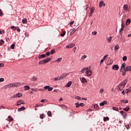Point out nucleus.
<instances>
[{
	"instance_id": "nucleus-1",
	"label": "nucleus",
	"mask_w": 131,
	"mask_h": 131,
	"mask_svg": "<svg viewBox=\"0 0 131 131\" xmlns=\"http://www.w3.org/2000/svg\"><path fill=\"white\" fill-rule=\"evenodd\" d=\"M80 72H81L82 73H84L85 72V76H88V77L92 76L93 74L91 68H83Z\"/></svg>"
},
{
	"instance_id": "nucleus-2",
	"label": "nucleus",
	"mask_w": 131,
	"mask_h": 131,
	"mask_svg": "<svg viewBox=\"0 0 131 131\" xmlns=\"http://www.w3.org/2000/svg\"><path fill=\"white\" fill-rule=\"evenodd\" d=\"M126 83H127V80L125 79L118 85V90L120 91H122L123 88L125 87V84H126Z\"/></svg>"
},
{
	"instance_id": "nucleus-3",
	"label": "nucleus",
	"mask_w": 131,
	"mask_h": 131,
	"mask_svg": "<svg viewBox=\"0 0 131 131\" xmlns=\"http://www.w3.org/2000/svg\"><path fill=\"white\" fill-rule=\"evenodd\" d=\"M20 97H22V94L20 93L14 94L13 96H12V98L14 99L15 98H20Z\"/></svg>"
},
{
	"instance_id": "nucleus-4",
	"label": "nucleus",
	"mask_w": 131,
	"mask_h": 131,
	"mask_svg": "<svg viewBox=\"0 0 131 131\" xmlns=\"http://www.w3.org/2000/svg\"><path fill=\"white\" fill-rule=\"evenodd\" d=\"M21 85V83L19 82L12 83V88H18V86H20Z\"/></svg>"
},
{
	"instance_id": "nucleus-5",
	"label": "nucleus",
	"mask_w": 131,
	"mask_h": 131,
	"mask_svg": "<svg viewBox=\"0 0 131 131\" xmlns=\"http://www.w3.org/2000/svg\"><path fill=\"white\" fill-rule=\"evenodd\" d=\"M80 80L82 83H85L88 82V80L84 77H80Z\"/></svg>"
},
{
	"instance_id": "nucleus-6",
	"label": "nucleus",
	"mask_w": 131,
	"mask_h": 131,
	"mask_svg": "<svg viewBox=\"0 0 131 131\" xmlns=\"http://www.w3.org/2000/svg\"><path fill=\"white\" fill-rule=\"evenodd\" d=\"M125 65H126V64H125V63H122V64L121 66V69H120L121 72H123V71H124L125 70Z\"/></svg>"
},
{
	"instance_id": "nucleus-7",
	"label": "nucleus",
	"mask_w": 131,
	"mask_h": 131,
	"mask_svg": "<svg viewBox=\"0 0 131 131\" xmlns=\"http://www.w3.org/2000/svg\"><path fill=\"white\" fill-rule=\"evenodd\" d=\"M73 47H75V44L74 43H70L68 45H67L66 48L67 49H72Z\"/></svg>"
},
{
	"instance_id": "nucleus-8",
	"label": "nucleus",
	"mask_w": 131,
	"mask_h": 131,
	"mask_svg": "<svg viewBox=\"0 0 131 131\" xmlns=\"http://www.w3.org/2000/svg\"><path fill=\"white\" fill-rule=\"evenodd\" d=\"M43 89L45 90H48L49 92L53 91V87H50V86H45Z\"/></svg>"
},
{
	"instance_id": "nucleus-9",
	"label": "nucleus",
	"mask_w": 131,
	"mask_h": 131,
	"mask_svg": "<svg viewBox=\"0 0 131 131\" xmlns=\"http://www.w3.org/2000/svg\"><path fill=\"white\" fill-rule=\"evenodd\" d=\"M25 104V102L22 100H18L17 102L16 105L17 106H20V105H24Z\"/></svg>"
},
{
	"instance_id": "nucleus-10",
	"label": "nucleus",
	"mask_w": 131,
	"mask_h": 131,
	"mask_svg": "<svg viewBox=\"0 0 131 131\" xmlns=\"http://www.w3.org/2000/svg\"><path fill=\"white\" fill-rule=\"evenodd\" d=\"M120 113H121V114H122V115L123 117V118L124 119H125V118H126L127 115H126V113H125V112H124V111H120Z\"/></svg>"
},
{
	"instance_id": "nucleus-11",
	"label": "nucleus",
	"mask_w": 131,
	"mask_h": 131,
	"mask_svg": "<svg viewBox=\"0 0 131 131\" xmlns=\"http://www.w3.org/2000/svg\"><path fill=\"white\" fill-rule=\"evenodd\" d=\"M112 69L113 70H118L119 69V67L117 64H115L113 66Z\"/></svg>"
},
{
	"instance_id": "nucleus-12",
	"label": "nucleus",
	"mask_w": 131,
	"mask_h": 131,
	"mask_svg": "<svg viewBox=\"0 0 131 131\" xmlns=\"http://www.w3.org/2000/svg\"><path fill=\"white\" fill-rule=\"evenodd\" d=\"M13 84L12 83H10L7 85H6L4 86V89H8V88H13Z\"/></svg>"
},
{
	"instance_id": "nucleus-13",
	"label": "nucleus",
	"mask_w": 131,
	"mask_h": 131,
	"mask_svg": "<svg viewBox=\"0 0 131 131\" xmlns=\"http://www.w3.org/2000/svg\"><path fill=\"white\" fill-rule=\"evenodd\" d=\"M106 6V4L104 3L103 1H101L99 3V8H102V7H105Z\"/></svg>"
},
{
	"instance_id": "nucleus-14",
	"label": "nucleus",
	"mask_w": 131,
	"mask_h": 131,
	"mask_svg": "<svg viewBox=\"0 0 131 131\" xmlns=\"http://www.w3.org/2000/svg\"><path fill=\"white\" fill-rule=\"evenodd\" d=\"M123 9L126 12H127V11H128V5L126 4L124 5Z\"/></svg>"
},
{
	"instance_id": "nucleus-15",
	"label": "nucleus",
	"mask_w": 131,
	"mask_h": 131,
	"mask_svg": "<svg viewBox=\"0 0 131 131\" xmlns=\"http://www.w3.org/2000/svg\"><path fill=\"white\" fill-rule=\"evenodd\" d=\"M90 15H89V17H91V16H92L93 13H94V11H95V8L94 7H92L91 9H90Z\"/></svg>"
},
{
	"instance_id": "nucleus-16",
	"label": "nucleus",
	"mask_w": 131,
	"mask_h": 131,
	"mask_svg": "<svg viewBox=\"0 0 131 131\" xmlns=\"http://www.w3.org/2000/svg\"><path fill=\"white\" fill-rule=\"evenodd\" d=\"M72 84V81H70L66 85V88H70V86H71Z\"/></svg>"
},
{
	"instance_id": "nucleus-17",
	"label": "nucleus",
	"mask_w": 131,
	"mask_h": 131,
	"mask_svg": "<svg viewBox=\"0 0 131 131\" xmlns=\"http://www.w3.org/2000/svg\"><path fill=\"white\" fill-rule=\"evenodd\" d=\"M125 72L131 71V66H127L125 69Z\"/></svg>"
},
{
	"instance_id": "nucleus-18",
	"label": "nucleus",
	"mask_w": 131,
	"mask_h": 131,
	"mask_svg": "<svg viewBox=\"0 0 131 131\" xmlns=\"http://www.w3.org/2000/svg\"><path fill=\"white\" fill-rule=\"evenodd\" d=\"M39 59H41L42 58H47V55L41 54L38 56Z\"/></svg>"
},
{
	"instance_id": "nucleus-19",
	"label": "nucleus",
	"mask_w": 131,
	"mask_h": 131,
	"mask_svg": "<svg viewBox=\"0 0 131 131\" xmlns=\"http://www.w3.org/2000/svg\"><path fill=\"white\" fill-rule=\"evenodd\" d=\"M119 49V45L117 44L115 47V52H118V49Z\"/></svg>"
},
{
	"instance_id": "nucleus-20",
	"label": "nucleus",
	"mask_w": 131,
	"mask_h": 131,
	"mask_svg": "<svg viewBox=\"0 0 131 131\" xmlns=\"http://www.w3.org/2000/svg\"><path fill=\"white\" fill-rule=\"evenodd\" d=\"M24 110H25V107L23 106V107H21L20 108H18L17 111L18 112H20L21 111H23Z\"/></svg>"
},
{
	"instance_id": "nucleus-21",
	"label": "nucleus",
	"mask_w": 131,
	"mask_h": 131,
	"mask_svg": "<svg viewBox=\"0 0 131 131\" xmlns=\"http://www.w3.org/2000/svg\"><path fill=\"white\" fill-rule=\"evenodd\" d=\"M51 60H52V59H51V58H46L44 60V62L45 63H48V62H50V61H51Z\"/></svg>"
},
{
	"instance_id": "nucleus-22",
	"label": "nucleus",
	"mask_w": 131,
	"mask_h": 131,
	"mask_svg": "<svg viewBox=\"0 0 131 131\" xmlns=\"http://www.w3.org/2000/svg\"><path fill=\"white\" fill-rule=\"evenodd\" d=\"M130 19L128 18L126 21V25H129L130 24Z\"/></svg>"
},
{
	"instance_id": "nucleus-23",
	"label": "nucleus",
	"mask_w": 131,
	"mask_h": 131,
	"mask_svg": "<svg viewBox=\"0 0 131 131\" xmlns=\"http://www.w3.org/2000/svg\"><path fill=\"white\" fill-rule=\"evenodd\" d=\"M107 104L106 101H104L103 102L100 103V106H104V105H106Z\"/></svg>"
},
{
	"instance_id": "nucleus-24",
	"label": "nucleus",
	"mask_w": 131,
	"mask_h": 131,
	"mask_svg": "<svg viewBox=\"0 0 131 131\" xmlns=\"http://www.w3.org/2000/svg\"><path fill=\"white\" fill-rule=\"evenodd\" d=\"M24 89L25 91H28V90H30V87L28 85L24 86Z\"/></svg>"
},
{
	"instance_id": "nucleus-25",
	"label": "nucleus",
	"mask_w": 131,
	"mask_h": 131,
	"mask_svg": "<svg viewBox=\"0 0 131 131\" xmlns=\"http://www.w3.org/2000/svg\"><path fill=\"white\" fill-rule=\"evenodd\" d=\"M22 22L24 24H27V19L24 18L22 20Z\"/></svg>"
},
{
	"instance_id": "nucleus-26",
	"label": "nucleus",
	"mask_w": 131,
	"mask_h": 131,
	"mask_svg": "<svg viewBox=\"0 0 131 131\" xmlns=\"http://www.w3.org/2000/svg\"><path fill=\"white\" fill-rule=\"evenodd\" d=\"M113 36H110V37L107 38V40H108V42H111V40H112Z\"/></svg>"
},
{
	"instance_id": "nucleus-27",
	"label": "nucleus",
	"mask_w": 131,
	"mask_h": 131,
	"mask_svg": "<svg viewBox=\"0 0 131 131\" xmlns=\"http://www.w3.org/2000/svg\"><path fill=\"white\" fill-rule=\"evenodd\" d=\"M55 53H56V50H55V49H53L50 51V54L51 55H54V54H55Z\"/></svg>"
},
{
	"instance_id": "nucleus-28",
	"label": "nucleus",
	"mask_w": 131,
	"mask_h": 131,
	"mask_svg": "<svg viewBox=\"0 0 131 131\" xmlns=\"http://www.w3.org/2000/svg\"><path fill=\"white\" fill-rule=\"evenodd\" d=\"M76 31V30H75V29H74L72 32H71L70 33V35H72L73 34H74V33H75V32Z\"/></svg>"
},
{
	"instance_id": "nucleus-29",
	"label": "nucleus",
	"mask_w": 131,
	"mask_h": 131,
	"mask_svg": "<svg viewBox=\"0 0 131 131\" xmlns=\"http://www.w3.org/2000/svg\"><path fill=\"white\" fill-rule=\"evenodd\" d=\"M109 120V117H104L103 118V121H108Z\"/></svg>"
},
{
	"instance_id": "nucleus-30",
	"label": "nucleus",
	"mask_w": 131,
	"mask_h": 131,
	"mask_svg": "<svg viewBox=\"0 0 131 131\" xmlns=\"http://www.w3.org/2000/svg\"><path fill=\"white\" fill-rule=\"evenodd\" d=\"M86 55H83L81 58V60H82V61H84V59H85V58H86Z\"/></svg>"
},
{
	"instance_id": "nucleus-31",
	"label": "nucleus",
	"mask_w": 131,
	"mask_h": 131,
	"mask_svg": "<svg viewBox=\"0 0 131 131\" xmlns=\"http://www.w3.org/2000/svg\"><path fill=\"white\" fill-rule=\"evenodd\" d=\"M64 75H66V74H62L61 76L60 77H59V80H61V79H63V78H64Z\"/></svg>"
},
{
	"instance_id": "nucleus-32",
	"label": "nucleus",
	"mask_w": 131,
	"mask_h": 131,
	"mask_svg": "<svg viewBox=\"0 0 131 131\" xmlns=\"http://www.w3.org/2000/svg\"><path fill=\"white\" fill-rule=\"evenodd\" d=\"M75 105H76V108H79V107H80V104L79 102L76 103L75 104Z\"/></svg>"
},
{
	"instance_id": "nucleus-33",
	"label": "nucleus",
	"mask_w": 131,
	"mask_h": 131,
	"mask_svg": "<svg viewBox=\"0 0 131 131\" xmlns=\"http://www.w3.org/2000/svg\"><path fill=\"white\" fill-rule=\"evenodd\" d=\"M41 64H46L44 60H42L39 62V65H41Z\"/></svg>"
},
{
	"instance_id": "nucleus-34",
	"label": "nucleus",
	"mask_w": 131,
	"mask_h": 131,
	"mask_svg": "<svg viewBox=\"0 0 131 131\" xmlns=\"http://www.w3.org/2000/svg\"><path fill=\"white\" fill-rule=\"evenodd\" d=\"M61 61H62V58H59L55 62H58L59 63Z\"/></svg>"
},
{
	"instance_id": "nucleus-35",
	"label": "nucleus",
	"mask_w": 131,
	"mask_h": 131,
	"mask_svg": "<svg viewBox=\"0 0 131 131\" xmlns=\"http://www.w3.org/2000/svg\"><path fill=\"white\" fill-rule=\"evenodd\" d=\"M65 34H66V31H63L62 32L61 34H60V36H64V35H65Z\"/></svg>"
},
{
	"instance_id": "nucleus-36",
	"label": "nucleus",
	"mask_w": 131,
	"mask_h": 131,
	"mask_svg": "<svg viewBox=\"0 0 131 131\" xmlns=\"http://www.w3.org/2000/svg\"><path fill=\"white\" fill-rule=\"evenodd\" d=\"M4 43H5V41H4V40H3V39H1L0 40V46L4 45Z\"/></svg>"
},
{
	"instance_id": "nucleus-37",
	"label": "nucleus",
	"mask_w": 131,
	"mask_h": 131,
	"mask_svg": "<svg viewBox=\"0 0 131 131\" xmlns=\"http://www.w3.org/2000/svg\"><path fill=\"white\" fill-rule=\"evenodd\" d=\"M124 21H123V20H122L121 28H124Z\"/></svg>"
},
{
	"instance_id": "nucleus-38",
	"label": "nucleus",
	"mask_w": 131,
	"mask_h": 131,
	"mask_svg": "<svg viewBox=\"0 0 131 131\" xmlns=\"http://www.w3.org/2000/svg\"><path fill=\"white\" fill-rule=\"evenodd\" d=\"M122 60L123 61H126V60H127V57H126V56H123L122 58Z\"/></svg>"
},
{
	"instance_id": "nucleus-39",
	"label": "nucleus",
	"mask_w": 131,
	"mask_h": 131,
	"mask_svg": "<svg viewBox=\"0 0 131 131\" xmlns=\"http://www.w3.org/2000/svg\"><path fill=\"white\" fill-rule=\"evenodd\" d=\"M47 114L48 116H52V112L51 111H48Z\"/></svg>"
},
{
	"instance_id": "nucleus-40",
	"label": "nucleus",
	"mask_w": 131,
	"mask_h": 131,
	"mask_svg": "<svg viewBox=\"0 0 131 131\" xmlns=\"http://www.w3.org/2000/svg\"><path fill=\"white\" fill-rule=\"evenodd\" d=\"M108 54L105 55V56L103 57L102 59H103V60H106V59H107V58H108Z\"/></svg>"
},
{
	"instance_id": "nucleus-41",
	"label": "nucleus",
	"mask_w": 131,
	"mask_h": 131,
	"mask_svg": "<svg viewBox=\"0 0 131 131\" xmlns=\"http://www.w3.org/2000/svg\"><path fill=\"white\" fill-rule=\"evenodd\" d=\"M123 110L124 111H126V112H127L128 111V110H129V107H126L125 108H123Z\"/></svg>"
},
{
	"instance_id": "nucleus-42",
	"label": "nucleus",
	"mask_w": 131,
	"mask_h": 131,
	"mask_svg": "<svg viewBox=\"0 0 131 131\" xmlns=\"http://www.w3.org/2000/svg\"><path fill=\"white\" fill-rule=\"evenodd\" d=\"M11 29H13V31H15V30H16V27H15L14 26H11Z\"/></svg>"
},
{
	"instance_id": "nucleus-43",
	"label": "nucleus",
	"mask_w": 131,
	"mask_h": 131,
	"mask_svg": "<svg viewBox=\"0 0 131 131\" xmlns=\"http://www.w3.org/2000/svg\"><path fill=\"white\" fill-rule=\"evenodd\" d=\"M113 110H114L115 111H117V112L119 111L118 110V108H117L116 107H113Z\"/></svg>"
},
{
	"instance_id": "nucleus-44",
	"label": "nucleus",
	"mask_w": 131,
	"mask_h": 131,
	"mask_svg": "<svg viewBox=\"0 0 131 131\" xmlns=\"http://www.w3.org/2000/svg\"><path fill=\"white\" fill-rule=\"evenodd\" d=\"M122 102H123V103H125V104H126L127 103H128V101H127V100H122Z\"/></svg>"
},
{
	"instance_id": "nucleus-45",
	"label": "nucleus",
	"mask_w": 131,
	"mask_h": 131,
	"mask_svg": "<svg viewBox=\"0 0 131 131\" xmlns=\"http://www.w3.org/2000/svg\"><path fill=\"white\" fill-rule=\"evenodd\" d=\"M124 30V29L123 28H121L119 31L120 33H122V31Z\"/></svg>"
},
{
	"instance_id": "nucleus-46",
	"label": "nucleus",
	"mask_w": 131,
	"mask_h": 131,
	"mask_svg": "<svg viewBox=\"0 0 131 131\" xmlns=\"http://www.w3.org/2000/svg\"><path fill=\"white\" fill-rule=\"evenodd\" d=\"M54 81H57V80H60L59 79V77H55L54 79Z\"/></svg>"
},
{
	"instance_id": "nucleus-47",
	"label": "nucleus",
	"mask_w": 131,
	"mask_h": 131,
	"mask_svg": "<svg viewBox=\"0 0 131 131\" xmlns=\"http://www.w3.org/2000/svg\"><path fill=\"white\" fill-rule=\"evenodd\" d=\"M70 24L71 27H72V25H73V24H74V21H72L71 22H70Z\"/></svg>"
},
{
	"instance_id": "nucleus-48",
	"label": "nucleus",
	"mask_w": 131,
	"mask_h": 131,
	"mask_svg": "<svg viewBox=\"0 0 131 131\" xmlns=\"http://www.w3.org/2000/svg\"><path fill=\"white\" fill-rule=\"evenodd\" d=\"M3 81H5V79L4 78H0V82H3Z\"/></svg>"
},
{
	"instance_id": "nucleus-49",
	"label": "nucleus",
	"mask_w": 131,
	"mask_h": 131,
	"mask_svg": "<svg viewBox=\"0 0 131 131\" xmlns=\"http://www.w3.org/2000/svg\"><path fill=\"white\" fill-rule=\"evenodd\" d=\"M33 80L34 81H36V80H37V77H33Z\"/></svg>"
},
{
	"instance_id": "nucleus-50",
	"label": "nucleus",
	"mask_w": 131,
	"mask_h": 131,
	"mask_svg": "<svg viewBox=\"0 0 131 131\" xmlns=\"http://www.w3.org/2000/svg\"><path fill=\"white\" fill-rule=\"evenodd\" d=\"M11 48L14 50L15 49V45L14 44H12L11 46Z\"/></svg>"
},
{
	"instance_id": "nucleus-51",
	"label": "nucleus",
	"mask_w": 131,
	"mask_h": 131,
	"mask_svg": "<svg viewBox=\"0 0 131 131\" xmlns=\"http://www.w3.org/2000/svg\"><path fill=\"white\" fill-rule=\"evenodd\" d=\"M44 116H45L44 115L41 114V115H40V118L41 119H43V117H44Z\"/></svg>"
},
{
	"instance_id": "nucleus-52",
	"label": "nucleus",
	"mask_w": 131,
	"mask_h": 131,
	"mask_svg": "<svg viewBox=\"0 0 131 131\" xmlns=\"http://www.w3.org/2000/svg\"><path fill=\"white\" fill-rule=\"evenodd\" d=\"M75 99H77V100H80V97L76 96L75 97Z\"/></svg>"
},
{
	"instance_id": "nucleus-53",
	"label": "nucleus",
	"mask_w": 131,
	"mask_h": 131,
	"mask_svg": "<svg viewBox=\"0 0 131 131\" xmlns=\"http://www.w3.org/2000/svg\"><path fill=\"white\" fill-rule=\"evenodd\" d=\"M125 127L127 129H129V125L127 124L125 125Z\"/></svg>"
},
{
	"instance_id": "nucleus-54",
	"label": "nucleus",
	"mask_w": 131,
	"mask_h": 131,
	"mask_svg": "<svg viewBox=\"0 0 131 131\" xmlns=\"http://www.w3.org/2000/svg\"><path fill=\"white\" fill-rule=\"evenodd\" d=\"M122 75H125V74H126V72H125V71H124L123 72H122Z\"/></svg>"
},
{
	"instance_id": "nucleus-55",
	"label": "nucleus",
	"mask_w": 131,
	"mask_h": 131,
	"mask_svg": "<svg viewBox=\"0 0 131 131\" xmlns=\"http://www.w3.org/2000/svg\"><path fill=\"white\" fill-rule=\"evenodd\" d=\"M93 35H96L97 34V32L94 31L92 32Z\"/></svg>"
},
{
	"instance_id": "nucleus-56",
	"label": "nucleus",
	"mask_w": 131,
	"mask_h": 131,
	"mask_svg": "<svg viewBox=\"0 0 131 131\" xmlns=\"http://www.w3.org/2000/svg\"><path fill=\"white\" fill-rule=\"evenodd\" d=\"M125 93L126 94H128V93H130L128 89H126L125 91Z\"/></svg>"
},
{
	"instance_id": "nucleus-57",
	"label": "nucleus",
	"mask_w": 131,
	"mask_h": 131,
	"mask_svg": "<svg viewBox=\"0 0 131 131\" xmlns=\"http://www.w3.org/2000/svg\"><path fill=\"white\" fill-rule=\"evenodd\" d=\"M104 61H105L104 59H102L101 60H100V64L101 65V64H102V63H103V62H104Z\"/></svg>"
},
{
	"instance_id": "nucleus-58",
	"label": "nucleus",
	"mask_w": 131,
	"mask_h": 131,
	"mask_svg": "<svg viewBox=\"0 0 131 131\" xmlns=\"http://www.w3.org/2000/svg\"><path fill=\"white\" fill-rule=\"evenodd\" d=\"M51 54V53L50 52H47V53H46V56H50V54Z\"/></svg>"
},
{
	"instance_id": "nucleus-59",
	"label": "nucleus",
	"mask_w": 131,
	"mask_h": 131,
	"mask_svg": "<svg viewBox=\"0 0 131 131\" xmlns=\"http://www.w3.org/2000/svg\"><path fill=\"white\" fill-rule=\"evenodd\" d=\"M104 92V90H103V89H100V94H102V93H103Z\"/></svg>"
},
{
	"instance_id": "nucleus-60",
	"label": "nucleus",
	"mask_w": 131,
	"mask_h": 131,
	"mask_svg": "<svg viewBox=\"0 0 131 131\" xmlns=\"http://www.w3.org/2000/svg\"><path fill=\"white\" fill-rule=\"evenodd\" d=\"M119 37H121V38H122V33H120Z\"/></svg>"
},
{
	"instance_id": "nucleus-61",
	"label": "nucleus",
	"mask_w": 131,
	"mask_h": 131,
	"mask_svg": "<svg viewBox=\"0 0 131 131\" xmlns=\"http://www.w3.org/2000/svg\"><path fill=\"white\" fill-rule=\"evenodd\" d=\"M77 49V48H76V47L74 48V49H73L74 53H75V51Z\"/></svg>"
},
{
	"instance_id": "nucleus-62",
	"label": "nucleus",
	"mask_w": 131,
	"mask_h": 131,
	"mask_svg": "<svg viewBox=\"0 0 131 131\" xmlns=\"http://www.w3.org/2000/svg\"><path fill=\"white\" fill-rule=\"evenodd\" d=\"M4 64L3 63H0V67H4Z\"/></svg>"
},
{
	"instance_id": "nucleus-63",
	"label": "nucleus",
	"mask_w": 131,
	"mask_h": 131,
	"mask_svg": "<svg viewBox=\"0 0 131 131\" xmlns=\"http://www.w3.org/2000/svg\"><path fill=\"white\" fill-rule=\"evenodd\" d=\"M98 106V104H95V105H94V108H95V109H97Z\"/></svg>"
},
{
	"instance_id": "nucleus-64",
	"label": "nucleus",
	"mask_w": 131,
	"mask_h": 131,
	"mask_svg": "<svg viewBox=\"0 0 131 131\" xmlns=\"http://www.w3.org/2000/svg\"><path fill=\"white\" fill-rule=\"evenodd\" d=\"M80 106L81 107H83V106H84V104H83V103H80Z\"/></svg>"
}]
</instances>
